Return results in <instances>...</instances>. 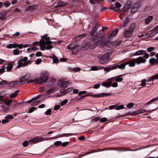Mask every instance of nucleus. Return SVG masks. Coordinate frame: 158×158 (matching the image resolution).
Instances as JSON below:
<instances>
[{"label":"nucleus","instance_id":"obj_11","mask_svg":"<svg viewBox=\"0 0 158 158\" xmlns=\"http://www.w3.org/2000/svg\"><path fill=\"white\" fill-rule=\"evenodd\" d=\"M43 140V138L36 137L30 140L29 142L30 143H36L38 142H41Z\"/></svg>","mask_w":158,"mask_h":158},{"label":"nucleus","instance_id":"obj_36","mask_svg":"<svg viewBox=\"0 0 158 158\" xmlns=\"http://www.w3.org/2000/svg\"><path fill=\"white\" fill-rule=\"evenodd\" d=\"M147 50L148 52H151L154 50V48L152 47H149L147 48Z\"/></svg>","mask_w":158,"mask_h":158},{"label":"nucleus","instance_id":"obj_42","mask_svg":"<svg viewBox=\"0 0 158 158\" xmlns=\"http://www.w3.org/2000/svg\"><path fill=\"white\" fill-rule=\"evenodd\" d=\"M124 106L123 105H120L115 108V109L117 110H118L120 109H122L124 108Z\"/></svg>","mask_w":158,"mask_h":158},{"label":"nucleus","instance_id":"obj_56","mask_svg":"<svg viewBox=\"0 0 158 158\" xmlns=\"http://www.w3.org/2000/svg\"><path fill=\"white\" fill-rule=\"evenodd\" d=\"M6 17L5 15L2 14H0V19L2 20H4Z\"/></svg>","mask_w":158,"mask_h":158},{"label":"nucleus","instance_id":"obj_18","mask_svg":"<svg viewBox=\"0 0 158 158\" xmlns=\"http://www.w3.org/2000/svg\"><path fill=\"white\" fill-rule=\"evenodd\" d=\"M153 17L152 16H149L148 17L145 19V23L146 25L148 24L153 19Z\"/></svg>","mask_w":158,"mask_h":158},{"label":"nucleus","instance_id":"obj_2","mask_svg":"<svg viewBox=\"0 0 158 158\" xmlns=\"http://www.w3.org/2000/svg\"><path fill=\"white\" fill-rule=\"evenodd\" d=\"M98 26L95 25L92 29L90 35L91 36L90 40L92 42H100L102 41V37L101 36H98V33L97 32Z\"/></svg>","mask_w":158,"mask_h":158},{"label":"nucleus","instance_id":"obj_52","mask_svg":"<svg viewBox=\"0 0 158 158\" xmlns=\"http://www.w3.org/2000/svg\"><path fill=\"white\" fill-rule=\"evenodd\" d=\"M118 83L116 82H114L111 85V86L113 87H116L118 86Z\"/></svg>","mask_w":158,"mask_h":158},{"label":"nucleus","instance_id":"obj_40","mask_svg":"<svg viewBox=\"0 0 158 158\" xmlns=\"http://www.w3.org/2000/svg\"><path fill=\"white\" fill-rule=\"evenodd\" d=\"M90 3L93 4H94L96 3H100L99 0H90Z\"/></svg>","mask_w":158,"mask_h":158},{"label":"nucleus","instance_id":"obj_61","mask_svg":"<svg viewBox=\"0 0 158 158\" xmlns=\"http://www.w3.org/2000/svg\"><path fill=\"white\" fill-rule=\"evenodd\" d=\"M85 138V137L84 136H81L79 137L78 138V139L79 140H84Z\"/></svg>","mask_w":158,"mask_h":158},{"label":"nucleus","instance_id":"obj_29","mask_svg":"<svg viewBox=\"0 0 158 158\" xmlns=\"http://www.w3.org/2000/svg\"><path fill=\"white\" fill-rule=\"evenodd\" d=\"M129 20L130 19L129 18L127 17L126 18L123 24V27H124L127 26V24L129 23Z\"/></svg>","mask_w":158,"mask_h":158},{"label":"nucleus","instance_id":"obj_19","mask_svg":"<svg viewBox=\"0 0 158 158\" xmlns=\"http://www.w3.org/2000/svg\"><path fill=\"white\" fill-rule=\"evenodd\" d=\"M18 83V82L17 81H10L8 82V85L10 87H14Z\"/></svg>","mask_w":158,"mask_h":158},{"label":"nucleus","instance_id":"obj_64","mask_svg":"<svg viewBox=\"0 0 158 158\" xmlns=\"http://www.w3.org/2000/svg\"><path fill=\"white\" fill-rule=\"evenodd\" d=\"M58 61V59L57 58L54 57L53 58V62L54 63H56Z\"/></svg>","mask_w":158,"mask_h":158},{"label":"nucleus","instance_id":"obj_28","mask_svg":"<svg viewBox=\"0 0 158 158\" xmlns=\"http://www.w3.org/2000/svg\"><path fill=\"white\" fill-rule=\"evenodd\" d=\"M157 100H158V96L157 97L151 100L150 101H149L146 104V105H148L149 104H151L152 102H154L155 101H157Z\"/></svg>","mask_w":158,"mask_h":158},{"label":"nucleus","instance_id":"obj_14","mask_svg":"<svg viewBox=\"0 0 158 158\" xmlns=\"http://www.w3.org/2000/svg\"><path fill=\"white\" fill-rule=\"evenodd\" d=\"M126 63H127V64H129V66L130 67H134L136 64V60L135 59H132L131 60H128L126 62Z\"/></svg>","mask_w":158,"mask_h":158},{"label":"nucleus","instance_id":"obj_59","mask_svg":"<svg viewBox=\"0 0 158 158\" xmlns=\"http://www.w3.org/2000/svg\"><path fill=\"white\" fill-rule=\"evenodd\" d=\"M5 71V69L3 67L0 69V73H3Z\"/></svg>","mask_w":158,"mask_h":158},{"label":"nucleus","instance_id":"obj_60","mask_svg":"<svg viewBox=\"0 0 158 158\" xmlns=\"http://www.w3.org/2000/svg\"><path fill=\"white\" fill-rule=\"evenodd\" d=\"M42 60L40 59H37L35 61V63L37 64H40Z\"/></svg>","mask_w":158,"mask_h":158},{"label":"nucleus","instance_id":"obj_21","mask_svg":"<svg viewBox=\"0 0 158 158\" xmlns=\"http://www.w3.org/2000/svg\"><path fill=\"white\" fill-rule=\"evenodd\" d=\"M118 30L117 29H115L113 30L111 33L109 35V37H114L115 36L117 33Z\"/></svg>","mask_w":158,"mask_h":158},{"label":"nucleus","instance_id":"obj_1","mask_svg":"<svg viewBox=\"0 0 158 158\" xmlns=\"http://www.w3.org/2000/svg\"><path fill=\"white\" fill-rule=\"evenodd\" d=\"M41 40L40 42L36 41L32 44L33 45H38L40 46V48L41 50H49L52 48V46L51 45L52 42L50 40V38L47 37L46 35L41 36Z\"/></svg>","mask_w":158,"mask_h":158},{"label":"nucleus","instance_id":"obj_7","mask_svg":"<svg viewBox=\"0 0 158 158\" xmlns=\"http://www.w3.org/2000/svg\"><path fill=\"white\" fill-rule=\"evenodd\" d=\"M143 55H144L143 56H144V58L145 59H148L149 56V54L147 53L146 50H140L134 53L135 56H139Z\"/></svg>","mask_w":158,"mask_h":158},{"label":"nucleus","instance_id":"obj_33","mask_svg":"<svg viewBox=\"0 0 158 158\" xmlns=\"http://www.w3.org/2000/svg\"><path fill=\"white\" fill-rule=\"evenodd\" d=\"M81 69L79 68H75L72 69L70 68V70H71L72 71H74L75 72L79 71Z\"/></svg>","mask_w":158,"mask_h":158},{"label":"nucleus","instance_id":"obj_12","mask_svg":"<svg viewBox=\"0 0 158 158\" xmlns=\"http://www.w3.org/2000/svg\"><path fill=\"white\" fill-rule=\"evenodd\" d=\"M149 63L152 66L157 64H158V58L156 59L154 57L151 58L149 60Z\"/></svg>","mask_w":158,"mask_h":158},{"label":"nucleus","instance_id":"obj_13","mask_svg":"<svg viewBox=\"0 0 158 158\" xmlns=\"http://www.w3.org/2000/svg\"><path fill=\"white\" fill-rule=\"evenodd\" d=\"M112 95L111 93H103L96 94L95 96L96 98L99 97H104L107 96H110Z\"/></svg>","mask_w":158,"mask_h":158},{"label":"nucleus","instance_id":"obj_35","mask_svg":"<svg viewBox=\"0 0 158 158\" xmlns=\"http://www.w3.org/2000/svg\"><path fill=\"white\" fill-rule=\"evenodd\" d=\"M14 116L12 115H8L6 116L5 118L7 119H11L14 118Z\"/></svg>","mask_w":158,"mask_h":158},{"label":"nucleus","instance_id":"obj_15","mask_svg":"<svg viewBox=\"0 0 158 158\" xmlns=\"http://www.w3.org/2000/svg\"><path fill=\"white\" fill-rule=\"evenodd\" d=\"M86 35V34H82L79 35L78 36L76 37L73 40V43L76 42L77 41L81 39L82 38L85 36Z\"/></svg>","mask_w":158,"mask_h":158},{"label":"nucleus","instance_id":"obj_10","mask_svg":"<svg viewBox=\"0 0 158 158\" xmlns=\"http://www.w3.org/2000/svg\"><path fill=\"white\" fill-rule=\"evenodd\" d=\"M58 85L62 87H66L69 84L68 81L64 80H61L59 81Z\"/></svg>","mask_w":158,"mask_h":158},{"label":"nucleus","instance_id":"obj_24","mask_svg":"<svg viewBox=\"0 0 158 158\" xmlns=\"http://www.w3.org/2000/svg\"><path fill=\"white\" fill-rule=\"evenodd\" d=\"M66 4L65 3V2H64L62 1H60L59 2L58 5L55 6L54 7L55 8H57L58 7H61L65 5Z\"/></svg>","mask_w":158,"mask_h":158},{"label":"nucleus","instance_id":"obj_30","mask_svg":"<svg viewBox=\"0 0 158 158\" xmlns=\"http://www.w3.org/2000/svg\"><path fill=\"white\" fill-rule=\"evenodd\" d=\"M22 53V51L19 50L18 49H16L14 50L13 51V53L15 55H18Z\"/></svg>","mask_w":158,"mask_h":158},{"label":"nucleus","instance_id":"obj_20","mask_svg":"<svg viewBox=\"0 0 158 158\" xmlns=\"http://www.w3.org/2000/svg\"><path fill=\"white\" fill-rule=\"evenodd\" d=\"M111 84L112 82L110 81H109L108 82H103L102 84V86L108 88L110 87L111 86Z\"/></svg>","mask_w":158,"mask_h":158},{"label":"nucleus","instance_id":"obj_25","mask_svg":"<svg viewBox=\"0 0 158 158\" xmlns=\"http://www.w3.org/2000/svg\"><path fill=\"white\" fill-rule=\"evenodd\" d=\"M148 111H147L146 110L143 109H141L134 112V113L136 114H139Z\"/></svg>","mask_w":158,"mask_h":158},{"label":"nucleus","instance_id":"obj_6","mask_svg":"<svg viewBox=\"0 0 158 158\" xmlns=\"http://www.w3.org/2000/svg\"><path fill=\"white\" fill-rule=\"evenodd\" d=\"M28 58L25 57L18 61V65L17 66L18 68H20L22 67H25L27 64H31V61L30 60H27Z\"/></svg>","mask_w":158,"mask_h":158},{"label":"nucleus","instance_id":"obj_39","mask_svg":"<svg viewBox=\"0 0 158 158\" xmlns=\"http://www.w3.org/2000/svg\"><path fill=\"white\" fill-rule=\"evenodd\" d=\"M146 81V79H144L142 80L141 81L142 83L140 84V85L141 86H144L146 84L145 82Z\"/></svg>","mask_w":158,"mask_h":158},{"label":"nucleus","instance_id":"obj_9","mask_svg":"<svg viewBox=\"0 0 158 158\" xmlns=\"http://www.w3.org/2000/svg\"><path fill=\"white\" fill-rule=\"evenodd\" d=\"M146 59L144 58V56H139L135 59V60H136V64L139 65L141 64L145 63L147 61Z\"/></svg>","mask_w":158,"mask_h":158},{"label":"nucleus","instance_id":"obj_3","mask_svg":"<svg viewBox=\"0 0 158 158\" xmlns=\"http://www.w3.org/2000/svg\"><path fill=\"white\" fill-rule=\"evenodd\" d=\"M49 75L46 72H42L40 78H37V84L38 85L43 84L46 83L48 79Z\"/></svg>","mask_w":158,"mask_h":158},{"label":"nucleus","instance_id":"obj_37","mask_svg":"<svg viewBox=\"0 0 158 158\" xmlns=\"http://www.w3.org/2000/svg\"><path fill=\"white\" fill-rule=\"evenodd\" d=\"M12 102V100L10 99L7 101H4V103L6 105L9 106L11 104Z\"/></svg>","mask_w":158,"mask_h":158},{"label":"nucleus","instance_id":"obj_58","mask_svg":"<svg viewBox=\"0 0 158 158\" xmlns=\"http://www.w3.org/2000/svg\"><path fill=\"white\" fill-rule=\"evenodd\" d=\"M40 102V101H35V102H34L31 104V106H36V105L38 104H39Z\"/></svg>","mask_w":158,"mask_h":158},{"label":"nucleus","instance_id":"obj_16","mask_svg":"<svg viewBox=\"0 0 158 158\" xmlns=\"http://www.w3.org/2000/svg\"><path fill=\"white\" fill-rule=\"evenodd\" d=\"M96 44H93V46H91V43L90 42H88L85 44V45L84 47L86 49H88L90 48V49H92L95 48L96 46Z\"/></svg>","mask_w":158,"mask_h":158},{"label":"nucleus","instance_id":"obj_4","mask_svg":"<svg viewBox=\"0 0 158 158\" xmlns=\"http://www.w3.org/2000/svg\"><path fill=\"white\" fill-rule=\"evenodd\" d=\"M135 23H132L130 26L128 30H125L124 33L123 35L125 38H129L131 36L133 32L135 29Z\"/></svg>","mask_w":158,"mask_h":158},{"label":"nucleus","instance_id":"obj_31","mask_svg":"<svg viewBox=\"0 0 158 158\" xmlns=\"http://www.w3.org/2000/svg\"><path fill=\"white\" fill-rule=\"evenodd\" d=\"M28 79L29 78L28 77H27V76L25 75L20 78L19 82H22L24 81L28 80Z\"/></svg>","mask_w":158,"mask_h":158},{"label":"nucleus","instance_id":"obj_53","mask_svg":"<svg viewBox=\"0 0 158 158\" xmlns=\"http://www.w3.org/2000/svg\"><path fill=\"white\" fill-rule=\"evenodd\" d=\"M115 6L117 8H119L122 6V5L120 4L118 2H116L115 3Z\"/></svg>","mask_w":158,"mask_h":158},{"label":"nucleus","instance_id":"obj_34","mask_svg":"<svg viewBox=\"0 0 158 158\" xmlns=\"http://www.w3.org/2000/svg\"><path fill=\"white\" fill-rule=\"evenodd\" d=\"M37 78H35L34 79H31L28 80L27 81V83H31L32 82H37Z\"/></svg>","mask_w":158,"mask_h":158},{"label":"nucleus","instance_id":"obj_50","mask_svg":"<svg viewBox=\"0 0 158 158\" xmlns=\"http://www.w3.org/2000/svg\"><path fill=\"white\" fill-rule=\"evenodd\" d=\"M100 121L102 123H104L107 121V119L106 118L104 117L101 118L100 119Z\"/></svg>","mask_w":158,"mask_h":158},{"label":"nucleus","instance_id":"obj_45","mask_svg":"<svg viewBox=\"0 0 158 158\" xmlns=\"http://www.w3.org/2000/svg\"><path fill=\"white\" fill-rule=\"evenodd\" d=\"M29 142L28 141H25L23 143V146L24 147H26L28 145Z\"/></svg>","mask_w":158,"mask_h":158},{"label":"nucleus","instance_id":"obj_26","mask_svg":"<svg viewBox=\"0 0 158 158\" xmlns=\"http://www.w3.org/2000/svg\"><path fill=\"white\" fill-rule=\"evenodd\" d=\"M19 91L18 90L15 91V93H12L9 96V97L11 98H13L15 97L17 95Z\"/></svg>","mask_w":158,"mask_h":158},{"label":"nucleus","instance_id":"obj_8","mask_svg":"<svg viewBox=\"0 0 158 158\" xmlns=\"http://www.w3.org/2000/svg\"><path fill=\"white\" fill-rule=\"evenodd\" d=\"M109 56V54L108 53L102 55L100 58H99V62L103 64H106L108 58Z\"/></svg>","mask_w":158,"mask_h":158},{"label":"nucleus","instance_id":"obj_54","mask_svg":"<svg viewBox=\"0 0 158 158\" xmlns=\"http://www.w3.org/2000/svg\"><path fill=\"white\" fill-rule=\"evenodd\" d=\"M54 90L53 89H51L48 90L46 92V93L47 94H49L53 92Z\"/></svg>","mask_w":158,"mask_h":158},{"label":"nucleus","instance_id":"obj_43","mask_svg":"<svg viewBox=\"0 0 158 158\" xmlns=\"http://www.w3.org/2000/svg\"><path fill=\"white\" fill-rule=\"evenodd\" d=\"M62 144V142L61 141H57L54 143V144L56 146H58Z\"/></svg>","mask_w":158,"mask_h":158},{"label":"nucleus","instance_id":"obj_44","mask_svg":"<svg viewBox=\"0 0 158 158\" xmlns=\"http://www.w3.org/2000/svg\"><path fill=\"white\" fill-rule=\"evenodd\" d=\"M86 95V97L87 96H91L93 98H96V96H95L96 95V94H95V95L92 94H91V93H87V95Z\"/></svg>","mask_w":158,"mask_h":158},{"label":"nucleus","instance_id":"obj_63","mask_svg":"<svg viewBox=\"0 0 158 158\" xmlns=\"http://www.w3.org/2000/svg\"><path fill=\"white\" fill-rule=\"evenodd\" d=\"M10 4V2H5L4 3V5L7 7L9 6Z\"/></svg>","mask_w":158,"mask_h":158},{"label":"nucleus","instance_id":"obj_47","mask_svg":"<svg viewBox=\"0 0 158 158\" xmlns=\"http://www.w3.org/2000/svg\"><path fill=\"white\" fill-rule=\"evenodd\" d=\"M36 109V108L35 107H32V108L29 109L28 112L29 113H31L33 112L35 109Z\"/></svg>","mask_w":158,"mask_h":158},{"label":"nucleus","instance_id":"obj_55","mask_svg":"<svg viewBox=\"0 0 158 158\" xmlns=\"http://www.w3.org/2000/svg\"><path fill=\"white\" fill-rule=\"evenodd\" d=\"M130 5H126L125 6H124L123 8V9L124 10H127L130 7Z\"/></svg>","mask_w":158,"mask_h":158},{"label":"nucleus","instance_id":"obj_17","mask_svg":"<svg viewBox=\"0 0 158 158\" xmlns=\"http://www.w3.org/2000/svg\"><path fill=\"white\" fill-rule=\"evenodd\" d=\"M158 79V73L156 74L151 77L149 78L147 80L148 82H151L152 81Z\"/></svg>","mask_w":158,"mask_h":158},{"label":"nucleus","instance_id":"obj_23","mask_svg":"<svg viewBox=\"0 0 158 158\" xmlns=\"http://www.w3.org/2000/svg\"><path fill=\"white\" fill-rule=\"evenodd\" d=\"M13 66V64L9 63L6 66V70L7 72H10L12 69Z\"/></svg>","mask_w":158,"mask_h":158},{"label":"nucleus","instance_id":"obj_5","mask_svg":"<svg viewBox=\"0 0 158 158\" xmlns=\"http://www.w3.org/2000/svg\"><path fill=\"white\" fill-rule=\"evenodd\" d=\"M127 63L125 62L124 63H122L120 64H116L108 68H104V70L108 72L114 69H117L118 68L119 69L123 70L125 68V66L127 65Z\"/></svg>","mask_w":158,"mask_h":158},{"label":"nucleus","instance_id":"obj_46","mask_svg":"<svg viewBox=\"0 0 158 158\" xmlns=\"http://www.w3.org/2000/svg\"><path fill=\"white\" fill-rule=\"evenodd\" d=\"M51 109H48L45 112V114L47 115H50L51 114Z\"/></svg>","mask_w":158,"mask_h":158},{"label":"nucleus","instance_id":"obj_27","mask_svg":"<svg viewBox=\"0 0 158 158\" xmlns=\"http://www.w3.org/2000/svg\"><path fill=\"white\" fill-rule=\"evenodd\" d=\"M138 5L135 4L133 6L131 9V12H136L138 9Z\"/></svg>","mask_w":158,"mask_h":158},{"label":"nucleus","instance_id":"obj_49","mask_svg":"<svg viewBox=\"0 0 158 158\" xmlns=\"http://www.w3.org/2000/svg\"><path fill=\"white\" fill-rule=\"evenodd\" d=\"M71 51L72 53L73 54H75L78 52L77 50L75 48H73L71 50Z\"/></svg>","mask_w":158,"mask_h":158},{"label":"nucleus","instance_id":"obj_57","mask_svg":"<svg viewBox=\"0 0 158 158\" xmlns=\"http://www.w3.org/2000/svg\"><path fill=\"white\" fill-rule=\"evenodd\" d=\"M9 121L8 119H3L2 121V123L3 124H5L8 123Z\"/></svg>","mask_w":158,"mask_h":158},{"label":"nucleus","instance_id":"obj_22","mask_svg":"<svg viewBox=\"0 0 158 158\" xmlns=\"http://www.w3.org/2000/svg\"><path fill=\"white\" fill-rule=\"evenodd\" d=\"M19 44H10L7 46V48H18Z\"/></svg>","mask_w":158,"mask_h":158},{"label":"nucleus","instance_id":"obj_48","mask_svg":"<svg viewBox=\"0 0 158 158\" xmlns=\"http://www.w3.org/2000/svg\"><path fill=\"white\" fill-rule=\"evenodd\" d=\"M100 86V84H95L94 85L93 88L94 89H98L99 88Z\"/></svg>","mask_w":158,"mask_h":158},{"label":"nucleus","instance_id":"obj_62","mask_svg":"<svg viewBox=\"0 0 158 158\" xmlns=\"http://www.w3.org/2000/svg\"><path fill=\"white\" fill-rule=\"evenodd\" d=\"M20 35V32H17L16 33H15L13 35H12L13 36L17 37H18Z\"/></svg>","mask_w":158,"mask_h":158},{"label":"nucleus","instance_id":"obj_51","mask_svg":"<svg viewBox=\"0 0 158 158\" xmlns=\"http://www.w3.org/2000/svg\"><path fill=\"white\" fill-rule=\"evenodd\" d=\"M68 101V100L66 99L61 102V106H62L65 104L67 103Z\"/></svg>","mask_w":158,"mask_h":158},{"label":"nucleus","instance_id":"obj_32","mask_svg":"<svg viewBox=\"0 0 158 158\" xmlns=\"http://www.w3.org/2000/svg\"><path fill=\"white\" fill-rule=\"evenodd\" d=\"M115 80L116 82H120L123 80V78L119 77L118 76H116V78Z\"/></svg>","mask_w":158,"mask_h":158},{"label":"nucleus","instance_id":"obj_38","mask_svg":"<svg viewBox=\"0 0 158 158\" xmlns=\"http://www.w3.org/2000/svg\"><path fill=\"white\" fill-rule=\"evenodd\" d=\"M8 82L5 80H3L2 81L0 82V85H4L6 84H7V85H8Z\"/></svg>","mask_w":158,"mask_h":158},{"label":"nucleus","instance_id":"obj_41","mask_svg":"<svg viewBox=\"0 0 158 158\" xmlns=\"http://www.w3.org/2000/svg\"><path fill=\"white\" fill-rule=\"evenodd\" d=\"M135 104L133 103H128L127 106V107L129 108H131L133 107Z\"/></svg>","mask_w":158,"mask_h":158}]
</instances>
